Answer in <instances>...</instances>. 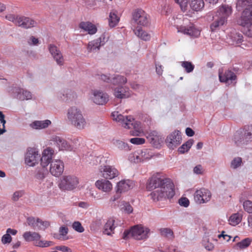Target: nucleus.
I'll list each match as a JSON object with an SVG mask.
<instances>
[{
	"mask_svg": "<svg viewBox=\"0 0 252 252\" xmlns=\"http://www.w3.org/2000/svg\"><path fill=\"white\" fill-rule=\"evenodd\" d=\"M132 19L137 27H146L149 24V16L142 9H136L133 12Z\"/></svg>",
	"mask_w": 252,
	"mask_h": 252,
	"instance_id": "7",
	"label": "nucleus"
},
{
	"mask_svg": "<svg viewBox=\"0 0 252 252\" xmlns=\"http://www.w3.org/2000/svg\"><path fill=\"white\" fill-rule=\"evenodd\" d=\"M202 245L205 249L209 251H212L214 249V245L210 242L207 238H204L202 241Z\"/></svg>",
	"mask_w": 252,
	"mask_h": 252,
	"instance_id": "51",
	"label": "nucleus"
},
{
	"mask_svg": "<svg viewBox=\"0 0 252 252\" xmlns=\"http://www.w3.org/2000/svg\"><path fill=\"white\" fill-rule=\"evenodd\" d=\"M245 13L241 14L238 20V23L243 29L242 31L248 37H252V15H246Z\"/></svg>",
	"mask_w": 252,
	"mask_h": 252,
	"instance_id": "9",
	"label": "nucleus"
},
{
	"mask_svg": "<svg viewBox=\"0 0 252 252\" xmlns=\"http://www.w3.org/2000/svg\"><path fill=\"white\" fill-rule=\"evenodd\" d=\"M59 96L63 100H72L76 97L77 95L73 91L69 89L63 90L59 94Z\"/></svg>",
	"mask_w": 252,
	"mask_h": 252,
	"instance_id": "32",
	"label": "nucleus"
},
{
	"mask_svg": "<svg viewBox=\"0 0 252 252\" xmlns=\"http://www.w3.org/2000/svg\"><path fill=\"white\" fill-rule=\"evenodd\" d=\"M175 1L180 5L181 10L183 12H187L188 15H190L189 13L190 10L188 11L189 9L188 0H175Z\"/></svg>",
	"mask_w": 252,
	"mask_h": 252,
	"instance_id": "45",
	"label": "nucleus"
},
{
	"mask_svg": "<svg viewBox=\"0 0 252 252\" xmlns=\"http://www.w3.org/2000/svg\"><path fill=\"white\" fill-rule=\"evenodd\" d=\"M233 140L238 146L247 145L252 141V125L245 126L243 133L241 135L239 133H236Z\"/></svg>",
	"mask_w": 252,
	"mask_h": 252,
	"instance_id": "5",
	"label": "nucleus"
},
{
	"mask_svg": "<svg viewBox=\"0 0 252 252\" xmlns=\"http://www.w3.org/2000/svg\"><path fill=\"white\" fill-rule=\"evenodd\" d=\"M66 117L68 122L77 129H83L87 126V122L82 112L77 106L69 107L67 111Z\"/></svg>",
	"mask_w": 252,
	"mask_h": 252,
	"instance_id": "3",
	"label": "nucleus"
},
{
	"mask_svg": "<svg viewBox=\"0 0 252 252\" xmlns=\"http://www.w3.org/2000/svg\"><path fill=\"white\" fill-rule=\"evenodd\" d=\"M135 34L143 40H149L151 38V34L143 30L141 28L136 27L134 30Z\"/></svg>",
	"mask_w": 252,
	"mask_h": 252,
	"instance_id": "38",
	"label": "nucleus"
},
{
	"mask_svg": "<svg viewBox=\"0 0 252 252\" xmlns=\"http://www.w3.org/2000/svg\"><path fill=\"white\" fill-rule=\"evenodd\" d=\"M51 124V122L49 120H36L32 122L29 126L32 129L41 130L47 128Z\"/></svg>",
	"mask_w": 252,
	"mask_h": 252,
	"instance_id": "27",
	"label": "nucleus"
},
{
	"mask_svg": "<svg viewBox=\"0 0 252 252\" xmlns=\"http://www.w3.org/2000/svg\"><path fill=\"white\" fill-rule=\"evenodd\" d=\"M113 143L116 147L121 150H130L128 145L126 143L120 140H113Z\"/></svg>",
	"mask_w": 252,
	"mask_h": 252,
	"instance_id": "42",
	"label": "nucleus"
},
{
	"mask_svg": "<svg viewBox=\"0 0 252 252\" xmlns=\"http://www.w3.org/2000/svg\"><path fill=\"white\" fill-rule=\"evenodd\" d=\"M177 30L178 32H182L194 38L198 37L200 34V30L196 28L193 25L189 27L180 26L177 27Z\"/></svg>",
	"mask_w": 252,
	"mask_h": 252,
	"instance_id": "16",
	"label": "nucleus"
},
{
	"mask_svg": "<svg viewBox=\"0 0 252 252\" xmlns=\"http://www.w3.org/2000/svg\"><path fill=\"white\" fill-rule=\"evenodd\" d=\"M114 95L118 98H126L131 95L129 88L126 87L119 86L114 89Z\"/></svg>",
	"mask_w": 252,
	"mask_h": 252,
	"instance_id": "21",
	"label": "nucleus"
},
{
	"mask_svg": "<svg viewBox=\"0 0 252 252\" xmlns=\"http://www.w3.org/2000/svg\"><path fill=\"white\" fill-rule=\"evenodd\" d=\"M23 237L27 242L34 241L35 242L36 240L40 239L41 235L35 232L26 231L23 234Z\"/></svg>",
	"mask_w": 252,
	"mask_h": 252,
	"instance_id": "36",
	"label": "nucleus"
},
{
	"mask_svg": "<svg viewBox=\"0 0 252 252\" xmlns=\"http://www.w3.org/2000/svg\"><path fill=\"white\" fill-rule=\"evenodd\" d=\"M147 188L153 190L151 198L155 201L171 198L175 195L174 186L173 183L166 179H162L158 175H153L149 179Z\"/></svg>",
	"mask_w": 252,
	"mask_h": 252,
	"instance_id": "1",
	"label": "nucleus"
},
{
	"mask_svg": "<svg viewBox=\"0 0 252 252\" xmlns=\"http://www.w3.org/2000/svg\"><path fill=\"white\" fill-rule=\"evenodd\" d=\"M236 8L238 11L245 8L241 14L252 15V0H237Z\"/></svg>",
	"mask_w": 252,
	"mask_h": 252,
	"instance_id": "15",
	"label": "nucleus"
},
{
	"mask_svg": "<svg viewBox=\"0 0 252 252\" xmlns=\"http://www.w3.org/2000/svg\"><path fill=\"white\" fill-rule=\"evenodd\" d=\"M36 23L33 20L24 16H19L17 20V25L23 28L28 29L35 26Z\"/></svg>",
	"mask_w": 252,
	"mask_h": 252,
	"instance_id": "23",
	"label": "nucleus"
},
{
	"mask_svg": "<svg viewBox=\"0 0 252 252\" xmlns=\"http://www.w3.org/2000/svg\"><path fill=\"white\" fill-rule=\"evenodd\" d=\"M150 230L149 228L142 225H136L126 230L123 233V238L125 239L132 237L137 240H145L149 237Z\"/></svg>",
	"mask_w": 252,
	"mask_h": 252,
	"instance_id": "4",
	"label": "nucleus"
},
{
	"mask_svg": "<svg viewBox=\"0 0 252 252\" xmlns=\"http://www.w3.org/2000/svg\"><path fill=\"white\" fill-rule=\"evenodd\" d=\"M227 20L224 18L218 17V19L215 20L211 25L210 28L212 32H214L220 28L221 26L225 24Z\"/></svg>",
	"mask_w": 252,
	"mask_h": 252,
	"instance_id": "39",
	"label": "nucleus"
},
{
	"mask_svg": "<svg viewBox=\"0 0 252 252\" xmlns=\"http://www.w3.org/2000/svg\"><path fill=\"white\" fill-rule=\"evenodd\" d=\"M179 204L180 206L187 207L189 204V200L186 197H182L179 200Z\"/></svg>",
	"mask_w": 252,
	"mask_h": 252,
	"instance_id": "64",
	"label": "nucleus"
},
{
	"mask_svg": "<svg viewBox=\"0 0 252 252\" xmlns=\"http://www.w3.org/2000/svg\"><path fill=\"white\" fill-rule=\"evenodd\" d=\"M190 8L192 11H200L204 7L203 0H189Z\"/></svg>",
	"mask_w": 252,
	"mask_h": 252,
	"instance_id": "35",
	"label": "nucleus"
},
{
	"mask_svg": "<svg viewBox=\"0 0 252 252\" xmlns=\"http://www.w3.org/2000/svg\"><path fill=\"white\" fill-rule=\"evenodd\" d=\"M17 231L15 229L8 228L6 233L1 238V242L3 244L10 243L12 241V237L10 235H15L17 234Z\"/></svg>",
	"mask_w": 252,
	"mask_h": 252,
	"instance_id": "37",
	"label": "nucleus"
},
{
	"mask_svg": "<svg viewBox=\"0 0 252 252\" xmlns=\"http://www.w3.org/2000/svg\"><path fill=\"white\" fill-rule=\"evenodd\" d=\"M130 142L133 144L141 145L145 143V140L143 138H133L130 139Z\"/></svg>",
	"mask_w": 252,
	"mask_h": 252,
	"instance_id": "60",
	"label": "nucleus"
},
{
	"mask_svg": "<svg viewBox=\"0 0 252 252\" xmlns=\"http://www.w3.org/2000/svg\"><path fill=\"white\" fill-rule=\"evenodd\" d=\"M243 208L244 210L248 213H252V201L250 200H245L243 202Z\"/></svg>",
	"mask_w": 252,
	"mask_h": 252,
	"instance_id": "56",
	"label": "nucleus"
},
{
	"mask_svg": "<svg viewBox=\"0 0 252 252\" xmlns=\"http://www.w3.org/2000/svg\"><path fill=\"white\" fill-rule=\"evenodd\" d=\"M64 170L63 162L60 159L52 160L50 165V172L56 177L62 174Z\"/></svg>",
	"mask_w": 252,
	"mask_h": 252,
	"instance_id": "14",
	"label": "nucleus"
},
{
	"mask_svg": "<svg viewBox=\"0 0 252 252\" xmlns=\"http://www.w3.org/2000/svg\"><path fill=\"white\" fill-rule=\"evenodd\" d=\"M34 245L37 247L45 248L53 246L54 243L52 241L40 240L39 239L38 240H36L35 242H34Z\"/></svg>",
	"mask_w": 252,
	"mask_h": 252,
	"instance_id": "47",
	"label": "nucleus"
},
{
	"mask_svg": "<svg viewBox=\"0 0 252 252\" xmlns=\"http://www.w3.org/2000/svg\"><path fill=\"white\" fill-rule=\"evenodd\" d=\"M24 195L23 190H18L14 192L12 196V199L14 201H17Z\"/></svg>",
	"mask_w": 252,
	"mask_h": 252,
	"instance_id": "59",
	"label": "nucleus"
},
{
	"mask_svg": "<svg viewBox=\"0 0 252 252\" xmlns=\"http://www.w3.org/2000/svg\"><path fill=\"white\" fill-rule=\"evenodd\" d=\"M127 82V79L122 75H114L112 76L111 84L114 85H122Z\"/></svg>",
	"mask_w": 252,
	"mask_h": 252,
	"instance_id": "40",
	"label": "nucleus"
},
{
	"mask_svg": "<svg viewBox=\"0 0 252 252\" xmlns=\"http://www.w3.org/2000/svg\"><path fill=\"white\" fill-rule=\"evenodd\" d=\"M193 143L192 140H189L183 144L178 149L180 153L183 154L186 152H188L192 146Z\"/></svg>",
	"mask_w": 252,
	"mask_h": 252,
	"instance_id": "43",
	"label": "nucleus"
},
{
	"mask_svg": "<svg viewBox=\"0 0 252 252\" xmlns=\"http://www.w3.org/2000/svg\"><path fill=\"white\" fill-rule=\"evenodd\" d=\"M134 186V183L129 180H123L118 182L116 187V192L122 193L132 189Z\"/></svg>",
	"mask_w": 252,
	"mask_h": 252,
	"instance_id": "17",
	"label": "nucleus"
},
{
	"mask_svg": "<svg viewBox=\"0 0 252 252\" xmlns=\"http://www.w3.org/2000/svg\"><path fill=\"white\" fill-rule=\"evenodd\" d=\"M90 98L92 101L98 105H103L108 101V95L99 90H94L91 92Z\"/></svg>",
	"mask_w": 252,
	"mask_h": 252,
	"instance_id": "11",
	"label": "nucleus"
},
{
	"mask_svg": "<svg viewBox=\"0 0 252 252\" xmlns=\"http://www.w3.org/2000/svg\"><path fill=\"white\" fill-rule=\"evenodd\" d=\"M79 27L90 34H94L97 31L95 26L89 22H82L80 23Z\"/></svg>",
	"mask_w": 252,
	"mask_h": 252,
	"instance_id": "30",
	"label": "nucleus"
},
{
	"mask_svg": "<svg viewBox=\"0 0 252 252\" xmlns=\"http://www.w3.org/2000/svg\"><path fill=\"white\" fill-rule=\"evenodd\" d=\"M252 242V239L247 238L236 244V246L240 249H244L248 247Z\"/></svg>",
	"mask_w": 252,
	"mask_h": 252,
	"instance_id": "48",
	"label": "nucleus"
},
{
	"mask_svg": "<svg viewBox=\"0 0 252 252\" xmlns=\"http://www.w3.org/2000/svg\"><path fill=\"white\" fill-rule=\"evenodd\" d=\"M115 221V220L112 218L108 219L103 227V233L104 234L111 236L114 233V229L116 227Z\"/></svg>",
	"mask_w": 252,
	"mask_h": 252,
	"instance_id": "28",
	"label": "nucleus"
},
{
	"mask_svg": "<svg viewBox=\"0 0 252 252\" xmlns=\"http://www.w3.org/2000/svg\"><path fill=\"white\" fill-rule=\"evenodd\" d=\"M220 80L221 82H224L228 85L233 83L235 80L236 76L235 74L230 70L225 71L224 73H219Z\"/></svg>",
	"mask_w": 252,
	"mask_h": 252,
	"instance_id": "24",
	"label": "nucleus"
},
{
	"mask_svg": "<svg viewBox=\"0 0 252 252\" xmlns=\"http://www.w3.org/2000/svg\"><path fill=\"white\" fill-rule=\"evenodd\" d=\"M181 141V133L178 130H175L169 134L165 140V142L168 148L172 149L179 145Z\"/></svg>",
	"mask_w": 252,
	"mask_h": 252,
	"instance_id": "12",
	"label": "nucleus"
},
{
	"mask_svg": "<svg viewBox=\"0 0 252 252\" xmlns=\"http://www.w3.org/2000/svg\"><path fill=\"white\" fill-rule=\"evenodd\" d=\"M181 66L185 69L187 73L191 72L194 68V66L191 62L184 61L181 62Z\"/></svg>",
	"mask_w": 252,
	"mask_h": 252,
	"instance_id": "49",
	"label": "nucleus"
},
{
	"mask_svg": "<svg viewBox=\"0 0 252 252\" xmlns=\"http://www.w3.org/2000/svg\"><path fill=\"white\" fill-rule=\"evenodd\" d=\"M113 120L119 122L125 128H133L132 134L134 136H141L143 130L140 122L134 120L131 116H124L118 112L112 113Z\"/></svg>",
	"mask_w": 252,
	"mask_h": 252,
	"instance_id": "2",
	"label": "nucleus"
},
{
	"mask_svg": "<svg viewBox=\"0 0 252 252\" xmlns=\"http://www.w3.org/2000/svg\"><path fill=\"white\" fill-rule=\"evenodd\" d=\"M193 173L196 175H201L204 173V169L201 165L198 164L193 169Z\"/></svg>",
	"mask_w": 252,
	"mask_h": 252,
	"instance_id": "61",
	"label": "nucleus"
},
{
	"mask_svg": "<svg viewBox=\"0 0 252 252\" xmlns=\"http://www.w3.org/2000/svg\"><path fill=\"white\" fill-rule=\"evenodd\" d=\"M68 229L67 227L62 226L59 228V239L62 240L64 241L68 239V237L66 236V234L68 233Z\"/></svg>",
	"mask_w": 252,
	"mask_h": 252,
	"instance_id": "46",
	"label": "nucleus"
},
{
	"mask_svg": "<svg viewBox=\"0 0 252 252\" xmlns=\"http://www.w3.org/2000/svg\"><path fill=\"white\" fill-rule=\"evenodd\" d=\"M102 36L91 41L89 42L87 46V51L89 53H95L99 50L100 47L104 44V42L102 41ZM103 39L104 37H103Z\"/></svg>",
	"mask_w": 252,
	"mask_h": 252,
	"instance_id": "22",
	"label": "nucleus"
},
{
	"mask_svg": "<svg viewBox=\"0 0 252 252\" xmlns=\"http://www.w3.org/2000/svg\"><path fill=\"white\" fill-rule=\"evenodd\" d=\"M128 160L132 162L138 163L142 162L139 151L131 153L128 156Z\"/></svg>",
	"mask_w": 252,
	"mask_h": 252,
	"instance_id": "44",
	"label": "nucleus"
},
{
	"mask_svg": "<svg viewBox=\"0 0 252 252\" xmlns=\"http://www.w3.org/2000/svg\"><path fill=\"white\" fill-rule=\"evenodd\" d=\"M140 158L142 162L151 158L152 155H150L147 150L139 151Z\"/></svg>",
	"mask_w": 252,
	"mask_h": 252,
	"instance_id": "54",
	"label": "nucleus"
},
{
	"mask_svg": "<svg viewBox=\"0 0 252 252\" xmlns=\"http://www.w3.org/2000/svg\"><path fill=\"white\" fill-rule=\"evenodd\" d=\"M159 232L162 236L168 238H171L173 234L172 231L169 228H160Z\"/></svg>",
	"mask_w": 252,
	"mask_h": 252,
	"instance_id": "52",
	"label": "nucleus"
},
{
	"mask_svg": "<svg viewBox=\"0 0 252 252\" xmlns=\"http://www.w3.org/2000/svg\"><path fill=\"white\" fill-rule=\"evenodd\" d=\"M54 152V150L51 148H47L43 150L42 157L40 158L42 166L45 167L50 163H51Z\"/></svg>",
	"mask_w": 252,
	"mask_h": 252,
	"instance_id": "20",
	"label": "nucleus"
},
{
	"mask_svg": "<svg viewBox=\"0 0 252 252\" xmlns=\"http://www.w3.org/2000/svg\"><path fill=\"white\" fill-rule=\"evenodd\" d=\"M39 219L29 217L27 219V223L29 225L32 226L34 229H36Z\"/></svg>",
	"mask_w": 252,
	"mask_h": 252,
	"instance_id": "55",
	"label": "nucleus"
},
{
	"mask_svg": "<svg viewBox=\"0 0 252 252\" xmlns=\"http://www.w3.org/2000/svg\"><path fill=\"white\" fill-rule=\"evenodd\" d=\"M79 184L77 177L72 175H65L62 177L59 187L63 190H73L78 188Z\"/></svg>",
	"mask_w": 252,
	"mask_h": 252,
	"instance_id": "6",
	"label": "nucleus"
},
{
	"mask_svg": "<svg viewBox=\"0 0 252 252\" xmlns=\"http://www.w3.org/2000/svg\"><path fill=\"white\" fill-rule=\"evenodd\" d=\"M211 196V193L208 189L203 188L195 191L194 197L197 203L203 204L210 201Z\"/></svg>",
	"mask_w": 252,
	"mask_h": 252,
	"instance_id": "13",
	"label": "nucleus"
},
{
	"mask_svg": "<svg viewBox=\"0 0 252 252\" xmlns=\"http://www.w3.org/2000/svg\"><path fill=\"white\" fill-rule=\"evenodd\" d=\"M40 158L39 151L35 148H28L25 156V161L26 165L33 167L38 163Z\"/></svg>",
	"mask_w": 252,
	"mask_h": 252,
	"instance_id": "8",
	"label": "nucleus"
},
{
	"mask_svg": "<svg viewBox=\"0 0 252 252\" xmlns=\"http://www.w3.org/2000/svg\"><path fill=\"white\" fill-rule=\"evenodd\" d=\"M20 16H15L12 14H8L5 16V18L9 21L12 22L17 25V20Z\"/></svg>",
	"mask_w": 252,
	"mask_h": 252,
	"instance_id": "62",
	"label": "nucleus"
},
{
	"mask_svg": "<svg viewBox=\"0 0 252 252\" xmlns=\"http://www.w3.org/2000/svg\"><path fill=\"white\" fill-rule=\"evenodd\" d=\"M229 38L231 43L233 45H238L243 41V35L242 34L233 31L229 35Z\"/></svg>",
	"mask_w": 252,
	"mask_h": 252,
	"instance_id": "33",
	"label": "nucleus"
},
{
	"mask_svg": "<svg viewBox=\"0 0 252 252\" xmlns=\"http://www.w3.org/2000/svg\"><path fill=\"white\" fill-rule=\"evenodd\" d=\"M48 48L56 63L59 65H63L64 63V59L61 51L53 44H50Z\"/></svg>",
	"mask_w": 252,
	"mask_h": 252,
	"instance_id": "18",
	"label": "nucleus"
},
{
	"mask_svg": "<svg viewBox=\"0 0 252 252\" xmlns=\"http://www.w3.org/2000/svg\"><path fill=\"white\" fill-rule=\"evenodd\" d=\"M54 141L60 150H65L68 151L73 150V147L66 140L60 137H55L54 138Z\"/></svg>",
	"mask_w": 252,
	"mask_h": 252,
	"instance_id": "25",
	"label": "nucleus"
},
{
	"mask_svg": "<svg viewBox=\"0 0 252 252\" xmlns=\"http://www.w3.org/2000/svg\"><path fill=\"white\" fill-rule=\"evenodd\" d=\"M242 218V215L240 214H233L229 218V223L231 225L235 226L241 222Z\"/></svg>",
	"mask_w": 252,
	"mask_h": 252,
	"instance_id": "41",
	"label": "nucleus"
},
{
	"mask_svg": "<svg viewBox=\"0 0 252 252\" xmlns=\"http://www.w3.org/2000/svg\"><path fill=\"white\" fill-rule=\"evenodd\" d=\"M242 163V158L240 157L235 158L231 162L230 167L233 169H236L241 166Z\"/></svg>",
	"mask_w": 252,
	"mask_h": 252,
	"instance_id": "50",
	"label": "nucleus"
},
{
	"mask_svg": "<svg viewBox=\"0 0 252 252\" xmlns=\"http://www.w3.org/2000/svg\"><path fill=\"white\" fill-rule=\"evenodd\" d=\"M95 186L99 190L106 193L110 192L113 188L111 182L104 178L96 181Z\"/></svg>",
	"mask_w": 252,
	"mask_h": 252,
	"instance_id": "19",
	"label": "nucleus"
},
{
	"mask_svg": "<svg viewBox=\"0 0 252 252\" xmlns=\"http://www.w3.org/2000/svg\"><path fill=\"white\" fill-rule=\"evenodd\" d=\"M120 16L118 15V12L115 9L112 10L109 15L108 21L109 25L110 27H115L119 22Z\"/></svg>",
	"mask_w": 252,
	"mask_h": 252,
	"instance_id": "31",
	"label": "nucleus"
},
{
	"mask_svg": "<svg viewBox=\"0 0 252 252\" xmlns=\"http://www.w3.org/2000/svg\"><path fill=\"white\" fill-rule=\"evenodd\" d=\"M232 8L228 4H222L218 10L217 16L221 18H224L227 20V18L232 14Z\"/></svg>",
	"mask_w": 252,
	"mask_h": 252,
	"instance_id": "26",
	"label": "nucleus"
},
{
	"mask_svg": "<svg viewBox=\"0 0 252 252\" xmlns=\"http://www.w3.org/2000/svg\"><path fill=\"white\" fill-rule=\"evenodd\" d=\"M50 225L48 221H42L39 219L36 230H45Z\"/></svg>",
	"mask_w": 252,
	"mask_h": 252,
	"instance_id": "53",
	"label": "nucleus"
},
{
	"mask_svg": "<svg viewBox=\"0 0 252 252\" xmlns=\"http://www.w3.org/2000/svg\"><path fill=\"white\" fill-rule=\"evenodd\" d=\"M122 204L121 205L123 206L122 209H123L126 213L130 214L133 212V208L129 203L123 201L122 202Z\"/></svg>",
	"mask_w": 252,
	"mask_h": 252,
	"instance_id": "58",
	"label": "nucleus"
},
{
	"mask_svg": "<svg viewBox=\"0 0 252 252\" xmlns=\"http://www.w3.org/2000/svg\"><path fill=\"white\" fill-rule=\"evenodd\" d=\"M100 176L107 180H112L117 177L120 173L114 166L109 165H101L99 168Z\"/></svg>",
	"mask_w": 252,
	"mask_h": 252,
	"instance_id": "10",
	"label": "nucleus"
},
{
	"mask_svg": "<svg viewBox=\"0 0 252 252\" xmlns=\"http://www.w3.org/2000/svg\"><path fill=\"white\" fill-rule=\"evenodd\" d=\"M14 92L17 94V97L21 100L32 99V94L31 92L20 88L14 89Z\"/></svg>",
	"mask_w": 252,
	"mask_h": 252,
	"instance_id": "29",
	"label": "nucleus"
},
{
	"mask_svg": "<svg viewBox=\"0 0 252 252\" xmlns=\"http://www.w3.org/2000/svg\"><path fill=\"white\" fill-rule=\"evenodd\" d=\"M147 138L149 142L154 146H157L159 144L160 140L161 139L158 132L157 131H153L150 132Z\"/></svg>",
	"mask_w": 252,
	"mask_h": 252,
	"instance_id": "34",
	"label": "nucleus"
},
{
	"mask_svg": "<svg viewBox=\"0 0 252 252\" xmlns=\"http://www.w3.org/2000/svg\"><path fill=\"white\" fill-rule=\"evenodd\" d=\"M54 249L55 251H60L63 252H72V250L70 248L65 246H58L55 247Z\"/></svg>",
	"mask_w": 252,
	"mask_h": 252,
	"instance_id": "63",
	"label": "nucleus"
},
{
	"mask_svg": "<svg viewBox=\"0 0 252 252\" xmlns=\"http://www.w3.org/2000/svg\"><path fill=\"white\" fill-rule=\"evenodd\" d=\"M72 228L76 231L82 233L84 231V229L81 223L78 221H74L72 225Z\"/></svg>",
	"mask_w": 252,
	"mask_h": 252,
	"instance_id": "57",
	"label": "nucleus"
}]
</instances>
